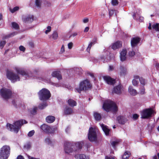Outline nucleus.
Instances as JSON below:
<instances>
[{
    "mask_svg": "<svg viewBox=\"0 0 159 159\" xmlns=\"http://www.w3.org/2000/svg\"><path fill=\"white\" fill-rule=\"evenodd\" d=\"M18 33L16 32H13L10 34L11 37H12L16 35Z\"/></svg>",
    "mask_w": 159,
    "mask_h": 159,
    "instance_id": "nucleus-52",
    "label": "nucleus"
},
{
    "mask_svg": "<svg viewBox=\"0 0 159 159\" xmlns=\"http://www.w3.org/2000/svg\"><path fill=\"white\" fill-rule=\"evenodd\" d=\"M77 35V34L76 32L73 33L71 35H70V37H75Z\"/></svg>",
    "mask_w": 159,
    "mask_h": 159,
    "instance_id": "nucleus-57",
    "label": "nucleus"
},
{
    "mask_svg": "<svg viewBox=\"0 0 159 159\" xmlns=\"http://www.w3.org/2000/svg\"><path fill=\"white\" fill-rule=\"evenodd\" d=\"M92 86L90 81L88 79H86L80 82L79 86L76 88L75 89L78 93H80L82 91H85L90 89Z\"/></svg>",
    "mask_w": 159,
    "mask_h": 159,
    "instance_id": "nucleus-2",
    "label": "nucleus"
},
{
    "mask_svg": "<svg viewBox=\"0 0 159 159\" xmlns=\"http://www.w3.org/2000/svg\"><path fill=\"white\" fill-rule=\"evenodd\" d=\"M11 37L10 34H7V35H6L5 36H4L3 37V39H8L9 38H10Z\"/></svg>",
    "mask_w": 159,
    "mask_h": 159,
    "instance_id": "nucleus-55",
    "label": "nucleus"
},
{
    "mask_svg": "<svg viewBox=\"0 0 159 159\" xmlns=\"http://www.w3.org/2000/svg\"><path fill=\"white\" fill-rule=\"evenodd\" d=\"M119 143V142L118 141H114L112 142L111 143V145L113 147L115 148L116 146Z\"/></svg>",
    "mask_w": 159,
    "mask_h": 159,
    "instance_id": "nucleus-42",
    "label": "nucleus"
},
{
    "mask_svg": "<svg viewBox=\"0 0 159 159\" xmlns=\"http://www.w3.org/2000/svg\"><path fill=\"white\" fill-rule=\"evenodd\" d=\"M139 83L138 81L136 80L135 79H134L132 80V83L135 86H137Z\"/></svg>",
    "mask_w": 159,
    "mask_h": 159,
    "instance_id": "nucleus-46",
    "label": "nucleus"
},
{
    "mask_svg": "<svg viewBox=\"0 0 159 159\" xmlns=\"http://www.w3.org/2000/svg\"><path fill=\"white\" fill-rule=\"evenodd\" d=\"M117 120L118 122L121 124H124L127 120L123 116H117Z\"/></svg>",
    "mask_w": 159,
    "mask_h": 159,
    "instance_id": "nucleus-16",
    "label": "nucleus"
},
{
    "mask_svg": "<svg viewBox=\"0 0 159 159\" xmlns=\"http://www.w3.org/2000/svg\"><path fill=\"white\" fill-rule=\"evenodd\" d=\"M105 159H115V158L113 157H110L106 156L105 157Z\"/></svg>",
    "mask_w": 159,
    "mask_h": 159,
    "instance_id": "nucleus-64",
    "label": "nucleus"
},
{
    "mask_svg": "<svg viewBox=\"0 0 159 159\" xmlns=\"http://www.w3.org/2000/svg\"><path fill=\"white\" fill-rule=\"evenodd\" d=\"M55 120V117L52 116H49L46 118V120L48 123H51L53 122Z\"/></svg>",
    "mask_w": 159,
    "mask_h": 159,
    "instance_id": "nucleus-23",
    "label": "nucleus"
},
{
    "mask_svg": "<svg viewBox=\"0 0 159 159\" xmlns=\"http://www.w3.org/2000/svg\"><path fill=\"white\" fill-rule=\"evenodd\" d=\"M0 93L2 98L5 99H8L12 95V92L9 89L4 88L0 89Z\"/></svg>",
    "mask_w": 159,
    "mask_h": 159,
    "instance_id": "nucleus-8",
    "label": "nucleus"
},
{
    "mask_svg": "<svg viewBox=\"0 0 159 159\" xmlns=\"http://www.w3.org/2000/svg\"><path fill=\"white\" fill-rule=\"evenodd\" d=\"M109 15L111 16L114 14V11L113 10H110L109 11Z\"/></svg>",
    "mask_w": 159,
    "mask_h": 159,
    "instance_id": "nucleus-56",
    "label": "nucleus"
},
{
    "mask_svg": "<svg viewBox=\"0 0 159 159\" xmlns=\"http://www.w3.org/2000/svg\"><path fill=\"white\" fill-rule=\"evenodd\" d=\"M121 46L122 44L120 43V42L117 41L112 44L111 46V48L115 50L121 47Z\"/></svg>",
    "mask_w": 159,
    "mask_h": 159,
    "instance_id": "nucleus-22",
    "label": "nucleus"
},
{
    "mask_svg": "<svg viewBox=\"0 0 159 159\" xmlns=\"http://www.w3.org/2000/svg\"><path fill=\"white\" fill-rule=\"evenodd\" d=\"M39 99L42 101H46L51 97L50 91L45 88H43L38 93Z\"/></svg>",
    "mask_w": 159,
    "mask_h": 159,
    "instance_id": "nucleus-4",
    "label": "nucleus"
},
{
    "mask_svg": "<svg viewBox=\"0 0 159 159\" xmlns=\"http://www.w3.org/2000/svg\"><path fill=\"white\" fill-rule=\"evenodd\" d=\"M127 50L126 49H123L120 53V60L123 61H125L126 59V55Z\"/></svg>",
    "mask_w": 159,
    "mask_h": 159,
    "instance_id": "nucleus-15",
    "label": "nucleus"
},
{
    "mask_svg": "<svg viewBox=\"0 0 159 159\" xmlns=\"http://www.w3.org/2000/svg\"><path fill=\"white\" fill-rule=\"evenodd\" d=\"M145 88L144 87V86H143L140 89V94H144L145 93Z\"/></svg>",
    "mask_w": 159,
    "mask_h": 159,
    "instance_id": "nucleus-45",
    "label": "nucleus"
},
{
    "mask_svg": "<svg viewBox=\"0 0 159 159\" xmlns=\"http://www.w3.org/2000/svg\"><path fill=\"white\" fill-rule=\"evenodd\" d=\"M131 153L129 152L125 151L122 156V159H128L129 158Z\"/></svg>",
    "mask_w": 159,
    "mask_h": 159,
    "instance_id": "nucleus-31",
    "label": "nucleus"
},
{
    "mask_svg": "<svg viewBox=\"0 0 159 159\" xmlns=\"http://www.w3.org/2000/svg\"><path fill=\"white\" fill-rule=\"evenodd\" d=\"M10 150L9 146H3L0 149V159H7L10 154Z\"/></svg>",
    "mask_w": 159,
    "mask_h": 159,
    "instance_id": "nucleus-5",
    "label": "nucleus"
},
{
    "mask_svg": "<svg viewBox=\"0 0 159 159\" xmlns=\"http://www.w3.org/2000/svg\"><path fill=\"white\" fill-rule=\"evenodd\" d=\"M100 125L105 135L106 136H108L109 135L110 129L108 128V127L106 125L103 124H100Z\"/></svg>",
    "mask_w": 159,
    "mask_h": 159,
    "instance_id": "nucleus-18",
    "label": "nucleus"
},
{
    "mask_svg": "<svg viewBox=\"0 0 159 159\" xmlns=\"http://www.w3.org/2000/svg\"><path fill=\"white\" fill-rule=\"evenodd\" d=\"M34 130L30 131L28 134V136L29 137H32L34 134Z\"/></svg>",
    "mask_w": 159,
    "mask_h": 159,
    "instance_id": "nucleus-41",
    "label": "nucleus"
},
{
    "mask_svg": "<svg viewBox=\"0 0 159 159\" xmlns=\"http://www.w3.org/2000/svg\"><path fill=\"white\" fill-rule=\"evenodd\" d=\"M139 81L141 84L144 86L145 85V80L141 77L139 78Z\"/></svg>",
    "mask_w": 159,
    "mask_h": 159,
    "instance_id": "nucleus-44",
    "label": "nucleus"
},
{
    "mask_svg": "<svg viewBox=\"0 0 159 159\" xmlns=\"http://www.w3.org/2000/svg\"><path fill=\"white\" fill-rule=\"evenodd\" d=\"M13 28L15 29H19V27L18 25L15 22H13L11 24Z\"/></svg>",
    "mask_w": 159,
    "mask_h": 159,
    "instance_id": "nucleus-34",
    "label": "nucleus"
},
{
    "mask_svg": "<svg viewBox=\"0 0 159 159\" xmlns=\"http://www.w3.org/2000/svg\"><path fill=\"white\" fill-rule=\"evenodd\" d=\"M16 159H24V158L22 156L19 155L17 157Z\"/></svg>",
    "mask_w": 159,
    "mask_h": 159,
    "instance_id": "nucleus-60",
    "label": "nucleus"
},
{
    "mask_svg": "<svg viewBox=\"0 0 159 159\" xmlns=\"http://www.w3.org/2000/svg\"><path fill=\"white\" fill-rule=\"evenodd\" d=\"M24 124L23 120H20L17 121L14 123V125L10 124L8 123L7 124V128L10 131H13L16 133H17L20 129L21 125Z\"/></svg>",
    "mask_w": 159,
    "mask_h": 159,
    "instance_id": "nucleus-3",
    "label": "nucleus"
},
{
    "mask_svg": "<svg viewBox=\"0 0 159 159\" xmlns=\"http://www.w3.org/2000/svg\"><path fill=\"white\" fill-rule=\"evenodd\" d=\"M12 103L14 106L16 108L17 107H21V102L20 99H16L13 100Z\"/></svg>",
    "mask_w": 159,
    "mask_h": 159,
    "instance_id": "nucleus-21",
    "label": "nucleus"
},
{
    "mask_svg": "<svg viewBox=\"0 0 159 159\" xmlns=\"http://www.w3.org/2000/svg\"><path fill=\"white\" fill-rule=\"evenodd\" d=\"M68 104L71 107H74L77 105L76 102L72 99L70 98L68 100Z\"/></svg>",
    "mask_w": 159,
    "mask_h": 159,
    "instance_id": "nucleus-25",
    "label": "nucleus"
},
{
    "mask_svg": "<svg viewBox=\"0 0 159 159\" xmlns=\"http://www.w3.org/2000/svg\"><path fill=\"white\" fill-rule=\"evenodd\" d=\"M45 142L48 144H49L51 143V141L49 138H47L45 139Z\"/></svg>",
    "mask_w": 159,
    "mask_h": 159,
    "instance_id": "nucleus-53",
    "label": "nucleus"
},
{
    "mask_svg": "<svg viewBox=\"0 0 159 159\" xmlns=\"http://www.w3.org/2000/svg\"><path fill=\"white\" fill-rule=\"evenodd\" d=\"M73 112L72 108L66 106L64 110V115H69L72 114Z\"/></svg>",
    "mask_w": 159,
    "mask_h": 159,
    "instance_id": "nucleus-14",
    "label": "nucleus"
},
{
    "mask_svg": "<svg viewBox=\"0 0 159 159\" xmlns=\"http://www.w3.org/2000/svg\"><path fill=\"white\" fill-rule=\"evenodd\" d=\"M19 50L21 51L24 52L25 50V48L23 46L21 45L19 47Z\"/></svg>",
    "mask_w": 159,
    "mask_h": 159,
    "instance_id": "nucleus-48",
    "label": "nucleus"
},
{
    "mask_svg": "<svg viewBox=\"0 0 159 159\" xmlns=\"http://www.w3.org/2000/svg\"><path fill=\"white\" fill-rule=\"evenodd\" d=\"M6 42L5 41H2L0 42V47L2 49L3 47L6 44Z\"/></svg>",
    "mask_w": 159,
    "mask_h": 159,
    "instance_id": "nucleus-43",
    "label": "nucleus"
},
{
    "mask_svg": "<svg viewBox=\"0 0 159 159\" xmlns=\"http://www.w3.org/2000/svg\"><path fill=\"white\" fill-rule=\"evenodd\" d=\"M83 22L84 23H87L89 21V19L88 18H85L83 20Z\"/></svg>",
    "mask_w": 159,
    "mask_h": 159,
    "instance_id": "nucleus-59",
    "label": "nucleus"
},
{
    "mask_svg": "<svg viewBox=\"0 0 159 159\" xmlns=\"http://www.w3.org/2000/svg\"><path fill=\"white\" fill-rule=\"evenodd\" d=\"M103 78L106 83L109 84L113 85L115 83V80L110 76H104L103 77Z\"/></svg>",
    "mask_w": 159,
    "mask_h": 159,
    "instance_id": "nucleus-12",
    "label": "nucleus"
},
{
    "mask_svg": "<svg viewBox=\"0 0 159 159\" xmlns=\"http://www.w3.org/2000/svg\"><path fill=\"white\" fill-rule=\"evenodd\" d=\"M76 159H86L85 156L83 154H77L75 156Z\"/></svg>",
    "mask_w": 159,
    "mask_h": 159,
    "instance_id": "nucleus-30",
    "label": "nucleus"
},
{
    "mask_svg": "<svg viewBox=\"0 0 159 159\" xmlns=\"http://www.w3.org/2000/svg\"><path fill=\"white\" fill-rule=\"evenodd\" d=\"M17 72L18 73L21 75L23 76H25L26 78L29 77V75L24 70L20 69L17 70Z\"/></svg>",
    "mask_w": 159,
    "mask_h": 159,
    "instance_id": "nucleus-24",
    "label": "nucleus"
},
{
    "mask_svg": "<svg viewBox=\"0 0 159 159\" xmlns=\"http://www.w3.org/2000/svg\"><path fill=\"white\" fill-rule=\"evenodd\" d=\"M103 108L107 112L111 111L114 113H116L118 110L116 104L111 101H105L103 104Z\"/></svg>",
    "mask_w": 159,
    "mask_h": 159,
    "instance_id": "nucleus-1",
    "label": "nucleus"
},
{
    "mask_svg": "<svg viewBox=\"0 0 159 159\" xmlns=\"http://www.w3.org/2000/svg\"><path fill=\"white\" fill-rule=\"evenodd\" d=\"M120 75H125L126 72V69L123 66H120Z\"/></svg>",
    "mask_w": 159,
    "mask_h": 159,
    "instance_id": "nucleus-28",
    "label": "nucleus"
},
{
    "mask_svg": "<svg viewBox=\"0 0 159 159\" xmlns=\"http://www.w3.org/2000/svg\"><path fill=\"white\" fill-rule=\"evenodd\" d=\"M41 129L45 132L47 133H51L52 129L51 127L45 124H43L41 126Z\"/></svg>",
    "mask_w": 159,
    "mask_h": 159,
    "instance_id": "nucleus-13",
    "label": "nucleus"
},
{
    "mask_svg": "<svg viewBox=\"0 0 159 159\" xmlns=\"http://www.w3.org/2000/svg\"><path fill=\"white\" fill-rule=\"evenodd\" d=\"M35 3L36 5L38 7H40L41 2L40 0H36Z\"/></svg>",
    "mask_w": 159,
    "mask_h": 159,
    "instance_id": "nucleus-39",
    "label": "nucleus"
},
{
    "mask_svg": "<svg viewBox=\"0 0 159 159\" xmlns=\"http://www.w3.org/2000/svg\"><path fill=\"white\" fill-rule=\"evenodd\" d=\"M38 107H34L33 110L30 111V113L32 115H35L36 114L37 110Z\"/></svg>",
    "mask_w": 159,
    "mask_h": 159,
    "instance_id": "nucleus-36",
    "label": "nucleus"
},
{
    "mask_svg": "<svg viewBox=\"0 0 159 159\" xmlns=\"http://www.w3.org/2000/svg\"><path fill=\"white\" fill-rule=\"evenodd\" d=\"M119 2L117 0H112L111 4L114 6H116L118 4Z\"/></svg>",
    "mask_w": 159,
    "mask_h": 159,
    "instance_id": "nucleus-38",
    "label": "nucleus"
},
{
    "mask_svg": "<svg viewBox=\"0 0 159 159\" xmlns=\"http://www.w3.org/2000/svg\"><path fill=\"white\" fill-rule=\"evenodd\" d=\"M52 77L57 78L59 80L62 79V77L61 74V72L59 71H54L52 72Z\"/></svg>",
    "mask_w": 159,
    "mask_h": 159,
    "instance_id": "nucleus-17",
    "label": "nucleus"
},
{
    "mask_svg": "<svg viewBox=\"0 0 159 159\" xmlns=\"http://www.w3.org/2000/svg\"><path fill=\"white\" fill-rule=\"evenodd\" d=\"M88 139L91 142L96 141L97 140V134L95 129L92 127L89 129L88 134Z\"/></svg>",
    "mask_w": 159,
    "mask_h": 159,
    "instance_id": "nucleus-7",
    "label": "nucleus"
},
{
    "mask_svg": "<svg viewBox=\"0 0 159 159\" xmlns=\"http://www.w3.org/2000/svg\"><path fill=\"white\" fill-rule=\"evenodd\" d=\"M74 145L73 143L66 141L64 143V150L66 153L69 154L74 151L73 149Z\"/></svg>",
    "mask_w": 159,
    "mask_h": 159,
    "instance_id": "nucleus-9",
    "label": "nucleus"
},
{
    "mask_svg": "<svg viewBox=\"0 0 159 159\" xmlns=\"http://www.w3.org/2000/svg\"><path fill=\"white\" fill-rule=\"evenodd\" d=\"M94 44V43L93 42H90L89 44L88 47L86 49V51L87 52H89L91 48L93 45Z\"/></svg>",
    "mask_w": 159,
    "mask_h": 159,
    "instance_id": "nucleus-35",
    "label": "nucleus"
},
{
    "mask_svg": "<svg viewBox=\"0 0 159 159\" xmlns=\"http://www.w3.org/2000/svg\"><path fill=\"white\" fill-rule=\"evenodd\" d=\"M11 37L10 34H7V35H6L5 36H4L3 37V39H8L9 38H10Z\"/></svg>",
    "mask_w": 159,
    "mask_h": 159,
    "instance_id": "nucleus-54",
    "label": "nucleus"
},
{
    "mask_svg": "<svg viewBox=\"0 0 159 159\" xmlns=\"http://www.w3.org/2000/svg\"><path fill=\"white\" fill-rule=\"evenodd\" d=\"M93 116L95 120L97 121L100 120L101 118V116L100 114L97 112H94Z\"/></svg>",
    "mask_w": 159,
    "mask_h": 159,
    "instance_id": "nucleus-29",
    "label": "nucleus"
},
{
    "mask_svg": "<svg viewBox=\"0 0 159 159\" xmlns=\"http://www.w3.org/2000/svg\"><path fill=\"white\" fill-rule=\"evenodd\" d=\"M153 29L155 30L156 31H158L159 30V24L157 23L152 25Z\"/></svg>",
    "mask_w": 159,
    "mask_h": 159,
    "instance_id": "nucleus-37",
    "label": "nucleus"
},
{
    "mask_svg": "<svg viewBox=\"0 0 159 159\" xmlns=\"http://www.w3.org/2000/svg\"><path fill=\"white\" fill-rule=\"evenodd\" d=\"M135 55V52L133 50L132 51H130L129 52V57H132L134 56Z\"/></svg>",
    "mask_w": 159,
    "mask_h": 159,
    "instance_id": "nucleus-47",
    "label": "nucleus"
},
{
    "mask_svg": "<svg viewBox=\"0 0 159 159\" xmlns=\"http://www.w3.org/2000/svg\"><path fill=\"white\" fill-rule=\"evenodd\" d=\"M89 29V27H86V28H85L84 30V32H87L88 31Z\"/></svg>",
    "mask_w": 159,
    "mask_h": 159,
    "instance_id": "nucleus-58",
    "label": "nucleus"
},
{
    "mask_svg": "<svg viewBox=\"0 0 159 159\" xmlns=\"http://www.w3.org/2000/svg\"><path fill=\"white\" fill-rule=\"evenodd\" d=\"M52 38L54 39H57L58 38V35L57 32L55 31L52 35Z\"/></svg>",
    "mask_w": 159,
    "mask_h": 159,
    "instance_id": "nucleus-33",
    "label": "nucleus"
},
{
    "mask_svg": "<svg viewBox=\"0 0 159 159\" xmlns=\"http://www.w3.org/2000/svg\"><path fill=\"white\" fill-rule=\"evenodd\" d=\"M141 39L139 37L136 36L131 38V45L132 48L136 46L139 43Z\"/></svg>",
    "mask_w": 159,
    "mask_h": 159,
    "instance_id": "nucleus-11",
    "label": "nucleus"
},
{
    "mask_svg": "<svg viewBox=\"0 0 159 159\" xmlns=\"http://www.w3.org/2000/svg\"><path fill=\"white\" fill-rule=\"evenodd\" d=\"M6 75L7 77L13 83L20 80V78L18 75L15 74L13 72L7 71Z\"/></svg>",
    "mask_w": 159,
    "mask_h": 159,
    "instance_id": "nucleus-10",
    "label": "nucleus"
},
{
    "mask_svg": "<svg viewBox=\"0 0 159 159\" xmlns=\"http://www.w3.org/2000/svg\"><path fill=\"white\" fill-rule=\"evenodd\" d=\"M83 142H79L76 143H75L76 149H75V151H77L79 149H81L82 147Z\"/></svg>",
    "mask_w": 159,
    "mask_h": 159,
    "instance_id": "nucleus-27",
    "label": "nucleus"
},
{
    "mask_svg": "<svg viewBox=\"0 0 159 159\" xmlns=\"http://www.w3.org/2000/svg\"><path fill=\"white\" fill-rule=\"evenodd\" d=\"M121 86L119 84L114 87L113 92L117 94H120L121 93Z\"/></svg>",
    "mask_w": 159,
    "mask_h": 159,
    "instance_id": "nucleus-19",
    "label": "nucleus"
},
{
    "mask_svg": "<svg viewBox=\"0 0 159 159\" xmlns=\"http://www.w3.org/2000/svg\"><path fill=\"white\" fill-rule=\"evenodd\" d=\"M19 9V7H14L12 9H11L10 10L11 11L12 13H13L15 12L16 11L18 10Z\"/></svg>",
    "mask_w": 159,
    "mask_h": 159,
    "instance_id": "nucleus-40",
    "label": "nucleus"
},
{
    "mask_svg": "<svg viewBox=\"0 0 159 159\" xmlns=\"http://www.w3.org/2000/svg\"><path fill=\"white\" fill-rule=\"evenodd\" d=\"M73 45V43L72 42H70L68 43V48L69 49L72 48Z\"/></svg>",
    "mask_w": 159,
    "mask_h": 159,
    "instance_id": "nucleus-51",
    "label": "nucleus"
},
{
    "mask_svg": "<svg viewBox=\"0 0 159 159\" xmlns=\"http://www.w3.org/2000/svg\"><path fill=\"white\" fill-rule=\"evenodd\" d=\"M114 69L113 66H109V70H112Z\"/></svg>",
    "mask_w": 159,
    "mask_h": 159,
    "instance_id": "nucleus-61",
    "label": "nucleus"
},
{
    "mask_svg": "<svg viewBox=\"0 0 159 159\" xmlns=\"http://www.w3.org/2000/svg\"><path fill=\"white\" fill-rule=\"evenodd\" d=\"M47 106V103L46 102L40 103L38 106V108L40 110H42L44 109Z\"/></svg>",
    "mask_w": 159,
    "mask_h": 159,
    "instance_id": "nucleus-32",
    "label": "nucleus"
},
{
    "mask_svg": "<svg viewBox=\"0 0 159 159\" xmlns=\"http://www.w3.org/2000/svg\"><path fill=\"white\" fill-rule=\"evenodd\" d=\"M154 112V111L151 108L145 109L141 112V117L143 119H148Z\"/></svg>",
    "mask_w": 159,
    "mask_h": 159,
    "instance_id": "nucleus-6",
    "label": "nucleus"
},
{
    "mask_svg": "<svg viewBox=\"0 0 159 159\" xmlns=\"http://www.w3.org/2000/svg\"><path fill=\"white\" fill-rule=\"evenodd\" d=\"M128 91L130 94L133 96H135L137 94L136 90L133 89L132 86H130L129 87Z\"/></svg>",
    "mask_w": 159,
    "mask_h": 159,
    "instance_id": "nucleus-26",
    "label": "nucleus"
},
{
    "mask_svg": "<svg viewBox=\"0 0 159 159\" xmlns=\"http://www.w3.org/2000/svg\"><path fill=\"white\" fill-rule=\"evenodd\" d=\"M65 52V48L64 45H62L60 51L59 52L60 54H62Z\"/></svg>",
    "mask_w": 159,
    "mask_h": 159,
    "instance_id": "nucleus-49",
    "label": "nucleus"
},
{
    "mask_svg": "<svg viewBox=\"0 0 159 159\" xmlns=\"http://www.w3.org/2000/svg\"><path fill=\"white\" fill-rule=\"evenodd\" d=\"M29 45L32 47H33L34 46V44L32 42H30L29 43Z\"/></svg>",
    "mask_w": 159,
    "mask_h": 159,
    "instance_id": "nucleus-62",
    "label": "nucleus"
},
{
    "mask_svg": "<svg viewBox=\"0 0 159 159\" xmlns=\"http://www.w3.org/2000/svg\"><path fill=\"white\" fill-rule=\"evenodd\" d=\"M34 16L33 15H29L25 17L23 19V21L25 22L30 23L32 22L34 20Z\"/></svg>",
    "mask_w": 159,
    "mask_h": 159,
    "instance_id": "nucleus-20",
    "label": "nucleus"
},
{
    "mask_svg": "<svg viewBox=\"0 0 159 159\" xmlns=\"http://www.w3.org/2000/svg\"><path fill=\"white\" fill-rule=\"evenodd\" d=\"M25 148H27L28 149H29V148H30V144H27L25 145Z\"/></svg>",
    "mask_w": 159,
    "mask_h": 159,
    "instance_id": "nucleus-63",
    "label": "nucleus"
},
{
    "mask_svg": "<svg viewBox=\"0 0 159 159\" xmlns=\"http://www.w3.org/2000/svg\"><path fill=\"white\" fill-rule=\"evenodd\" d=\"M139 117V116L137 114H135L133 115V118L134 120H136L137 119H138V117Z\"/></svg>",
    "mask_w": 159,
    "mask_h": 159,
    "instance_id": "nucleus-50",
    "label": "nucleus"
}]
</instances>
